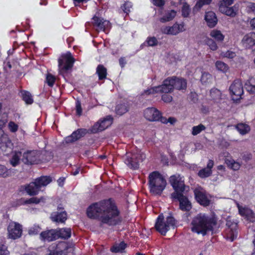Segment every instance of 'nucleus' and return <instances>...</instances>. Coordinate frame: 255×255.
I'll list each match as a JSON object with an SVG mask.
<instances>
[{
    "label": "nucleus",
    "mask_w": 255,
    "mask_h": 255,
    "mask_svg": "<svg viewBox=\"0 0 255 255\" xmlns=\"http://www.w3.org/2000/svg\"><path fill=\"white\" fill-rule=\"evenodd\" d=\"M152 3L157 6L161 7L164 5V1L163 0H151Z\"/></svg>",
    "instance_id": "obj_61"
},
{
    "label": "nucleus",
    "mask_w": 255,
    "mask_h": 255,
    "mask_svg": "<svg viewBox=\"0 0 255 255\" xmlns=\"http://www.w3.org/2000/svg\"><path fill=\"white\" fill-rule=\"evenodd\" d=\"M190 11L189 5L187 3H184L181 9L182 15L184 17H187L189 15Z\"/></svg>",
    "instance_id": "obj_47"
},
{
    "label": "nucleus",
    "mask_w": 255,
    "mask_h": 255,
    "mask_svg": "<svg viewBox=\"0 0 255 255\" xmlns=\"http://www.w3.org/2000/svg\"><path fill=\"white\" fill-rule=\"evenodd\" d=\"M58 233V239L62 238L68 239L71 236V230L70 228H62L56 230Z\"/></svg>",
    "instance_id": "obj_34"
},
{
    "label": "nucleus",
    "mask_w": 255,
    "mask_h": 255,
    "mask_svg": "<svg viewBox=\"0 0 255 255\" xmlns=\"http://www.w3.org/2000/svg\"><path fill=\"white\" fill-rule=\"evenodd\" d=\"M171 197L174 199H177L179 201L180 208L182 211H188L191 209L192 205L191 202L186 197L183 195V193H173L171 194Z\"/></svg>",
    "instance_id": "obj_14"
},
{
    "label": "nucleus",
    "mask_w": 255,
    "mask_h": 255,
    "mask_svg": "<svg viewBox=\"0 0 255 255\" xmlns=\"http://www.w3.org/2000/svg\"><path fill=\"white\" fill-rule=\"evenodd\" d=\"M176 226V221L174 218L169 216L164 218L162 214L158 216L155 224V228L157 231L162 235L166 233L171 228H174Z\"/></svg>",
    "instance_id": "obj_4"
},
{
    "label": "nucleus",
    "mask_w": 255,
    "mask_h": 255,
    "mask_svg": "<svg viewBox=\"0 0 255 255\" xmlns=\"http://www.w3.org/2000/svg\"><path fill=\"white\" fill-rule=\"evenodd\" d=\"M126 247V244L124 242H121L120 244H115L111 249V251L113 253H122Z\"/></svg>",
    "instance_id": "obj_38"
},
{
    "label": "nucleus",
    "mask_w": 255,
    "mask_h": 255,
    "mask_svg": "<svg viewBox=\"0 0 255 255\" xmlns=\"http://www.w3.org/2000/svg\"><path fill=\"white\" fill-rule=\"evenodd\" d=\"M161 30L164 34L176 35L185 30L184 24L183 23L180 24L175 23L172 26H165L162 27Z\"/></svg>",
    "instance_id": "obj_17"
},
{
    "label": "nucleus",
    "mask_w": 255,
    "mask_h": 255,
    "mask_svg": "<svg viewBox=\"0 0 255 255\" xmlns=\"http://www.w3.org/2000/svg\"><path fill=\"white\" fill-rule=\"evenodd\" d=\"M9 175V172L7 168L4 165L0 164V177L5 178Z\"/></svg>",
    "instance_id": "obj_53"
},
{
    "label": "nucleus",
    "mask_w": 255,
    "mask_h": 255,
    "mask_svg": "<svg viewBox=\"0 0 255 255\" xmlns=\"http://www.w3.org/2000/svg\"><path fill=\"white\" fill-rule=\"evenodd\" d=\"M49 253L46 255H67L68 253L73 252V248L69 247L64 242L58 244L53 243L48 248Z\"/></svg>",
    "instance_id": "obj_7"
},
{
    "label": "nucleus",
    "mask_w": 255,
    "mask_h": 255,
    "mask_svg": "<svg viewBox=\"0 0 255 255\" xmlns=\"http://www.w3.org/2000/svg\"><path fill=\"white\" fill-rule=\"evenodd\" d=\"M237 205L239 214L242 216L244 217L247 220L251 222H255V214L252 210L246 206H241L238 203H237Z\"/></svg>",
    "instance_id": "obj_19"
},
{
    "label": "nucleus",
    "mask_w": 255,
    "mask_h": 255,
    "mask_svg": "<svg viewBox=\"0 0 255 255\" xmlns=\"http://www.w3.org/2000/svg\"><path fill=\"white\" fill-rule=\"evenodd\" d=\"M22 226L15 222H10L7 226V237L15 240L19 238L22 235Z\"/></svg>",
    "instance_id": "obj_10"
},
{
    "label": "nucleus",
    "mask_w": 255,
    "mask_h": 255,
    "mask_svg": "<svg viewBox=\"0 0 255 255\" xmlns=\"http://www.w3.org/2000/svg\"><path fill=\"white\" fill-rule=\"evenodd\" d=\"M225 162L229 168L235 171L238 170L242 165V163L238 161H235L233 159H227Z\"/></svg>",
    "instance_id": "obj_36"
},
{
    "label": "nucleus",
    "mask_w": 255,
    "mask_h": 255,
    "mask_svg": "<svg viewBox=\"0 0 255 255\" xmlns=\"http://www.w3.org/2000/svg\"><path fill=\"white\" fill-rule=\"evenodd\" d=\"M216 223L213 219L200 213L195 217L191 223V230L193 232L205 235L207 231H212Z\"/></svg>",
    "instance_id": "obj_2"
},
{
    "label": "nucleus",
    "mask_w": 255,
    "mask_h": 255,
    "mask_svg": "<svg viewBox=\"0 0 255 255\" xmlns=\"http://www.w3.org/2000/svg\"><path fill=\"white\" fill-rule=\"evenodd\" d=\"M212 80V76L208 73L204 72L202 74L201 81L202 83L206 84L210 83Z\"/></svg>",
    "instance_id": "obj_50"
},
{
    "label": "nucleus",
    "mask_w": 255,
    "mask_h": 255,
    "mask_svg": "<svg viewBox=\"0 0 255 255\" xmlns=\"http://www.w3.org/2000/svg\"><path fill=\"white\" fill-rule=\"evenodd\" d=\"M173 82L174 81L172 80L171 77L167 78L163 81L161 85L153 87L145 90L142 95H154L158 93H171L174 90Z\"/></svg>",
    "instance_id": "obj_6"
},
{
    "label": "nucleus",
    "mask_w": 255,
    "mask_h": 255,
    "mask_svg": "<svg viewBox=\"0 0 255 255\" xmlns=\"http://www.w3.org/2000/svg\"><path fill=\"white\" fill-rule=\"evenodd\" d=\"M22 97L23 101L27 104H31L33 100L30 93L27 91H23L21 92Z\"/></svg>",
    "instance_id": "obj_42"
},
{
    "label": "nucleus",
    "mask_w": 255,
    "mask_h": 255,
    "mask_svg": "<svg viewBox=\"0 0 255 255\" xmlns=\"http://www.w3.org/2000/svg\"><path fill=\"white\" fill-rule=\"evenodd\" d=\"M93 23L95 26L97 27V30H102L106 32L107 30L111 27L109 21L104 20L103 18L94 16L93 18Z\"/></svg>",
    "instance_id": "obj_20"
},
{
    "label": "nucleus",
    "mask_w": 255,
    "mask_h": 255,
    "mask_svg": "<svg viewBox=\"0 0 255 255\" xmlns=\"http://www.w3.org/2000/svg\"><path fill=\"white\" fill-rule=\"evenodd\" d=\"M245 87L251 94H255V79L253 77L249 78L245 83Z\"/></svg>",
    "instance_id": "obj_32"
},
{
    "label": "nucleus",
    "mask_w": 255,
    "mask_h": 255,
    "mask_svg": "<svg viewBox=\"0 0 255 255\" xmlns=\"http://www.w3.org/2000/svg\"><path fill=\"white\" fill-rule=\"evenodd\" d=\"M128 111V108L125 104H120L116 108V112L118 115H122Z\"/></svg>",
    "instance_id": "obj_44"
},
{
    "label": "nucleus",
    "mask_w": 255,
    "mask_h": 255,
    "mask_svg": "<svg viewBox=\"0 0 255 255\" xmlns=\"http://www.w3.org/2000/svg\"><path fill=\"white\" fill-rule=\"evenodd\" d=\"M52 220L55 222H64L67 219V214L65 212H54L51 215Z\"/></svg>",
    "instance_id": "obj_30"
},
{
    "label": "nucleus",
    "mask_w": 255,
    "mask_h": 255,
    "mask_svg": "<svg viewBox=\"0 0 255 255\" xmlns=\"http://www.w3.org/2000/svg\"><path fill=\"white\" fill-rule=\"evenodd\" d=\"M170 183L174 189L173 193H182L185 190L183 177L180 175H174L170 177Z\"/></svg>",
    "instance_id": "obj_11"
},
{
    "label": "nucleus",
    "mask_w": 255,
    "mask_h": 255,
    "mask_svg": "<svg viewBox=\"0 0 255 255\" xmlns=\"http://www.w3.org/2000/svg\"><path fill=\"white\" fill-rule=\"evenodd\" d=\"M86 133V130L85 129H79L73 132L70 136L66 137L65 141L66 143L74 142L84 136Z\"/></svg>",
    "instance_id": "obj_26"
},
{
    "label": "nucleus",
    "mask_w": 255,
    "mask_h": 255,
    "mask_svg": "<svg viewBox=\"0 0 255 255\" xmlns=\"http://www.w3.org/2000/svg\"><path fill=\"white\" fill-rule=\"evenodd\" d=\"M162 100L166 103L170 102L172 100V97L167 94H164L162 96Z\"/></svg>",
    "instance_id": "obj_62"
},
{
    "label": "nucleus",
    "mask_w": 255,
    "mask_h": 255,
    "mask_svg": "<svg viewBox=\"0 0 255 255\" xmlns=\"http://www.w3.org/2000/svg\"><path fill=\"white\" fill-rule=\"evenodd\" d=\"M252 158V155L250 153H245L242 156V159L243 160H245V161L247 162Z\"/></svg>",
    "instance_id": "obj_64"
},
{
    "label": "nucleus",
    "mask_w": 255,
    "mask_h": 255,
    "mask_svg": "<svg viewBox=\"0 0 255 255\" xmlns=\"http://www.w3.org/2000/svg\"><path fill=\"white\" fill-rule=\"evenodd\" d=\"M172 80L174 81L173 82V85L174 89L177 90H184L187 87L186 81L183 78H177L176 77H172Z\"/></svg>",
    "instance_id": "obj_28"
},
{
    "label": "nucleus",
    "mask_w": 255,
    "mask_h": 255,
    "mask_svg": "<svg viewBox=\"0 0 255 255\" xmlns=\"http://www.w3.org/2000/svg\"><path fill=\"white\" fill-rule=\"evenodd\" d=\"M194 194L197 201L201 205L207 206L209 205L210 201L206 191L201 187L196 188Z\"/></svg>",
    "instance_id": "obj_13"
},
{
    "label": "nucleus",
    "mask_w": 255,
    "mask_h": 255,
    "mask_svg": "<svg viewBox=\"0 0 255 255\" xmlns=\"http://www.w3.org/2000/svg\"><path fill=\"white\" fill-rule=\"evenodd\" d=\"M204 19L208 26L210 28L215 27L218 22V19L216 14L211 11L205 13Z\"/></svg>",
    "instance_id": "obj_24"
},
{
    "label": "nucleus",
    "mask_w": 255,
    "mask_h": 255,
    "mask_svg": "<svg viewBox=\"0 0 255 255\" xmlns=\"http://www.w3.org/2000/svg\"><path fill=\"white\" fill-rule=\"evenodd\" d=\"M145 157L144 153L136 149L135 151L127 153L124 156V161L130 168L136 169L139 167V163L142 162Z\"/></svg>",
    "instance_id": "obj_5"
},
{
    "label": "nucleus",
    "mask_w": 255,
    "mask_h": 255,
    "mask_svg": "<svg viewBox=\"0 0 255 255\" xmlns=\"http://www.w3.org/2000/svg\"><path fill=\"white\" fill-rule=\"evenodd\" d=\"M230 94L234 101L241 99L244 93L243 84L240 80H235L229 88Z\"/></svg>",
    "instance_id": "obj_9"
},
{
    "label": "nucleus",
    "mask_w": 255,
    "mask_h": 255,
    "mask_svg": "<svg viewBox=\"0 0 255 255\" xmlns=\"http://www.w3.org/2000/svg\"><path fill=\"white\" fill-rule=\"evenodd\" d=\"M143 114L145 118L149 121H159L160 118V112L153 107L146 108Z\"/></svg>",
    "instance_id": "obj_18"
},
{
    "label": "nucleus",
    "mask_w": 255,
    "mask_h": 255,
    "mask_svg": "<svg viewBox=\"0 0 255 255\" xmlns=\"http://www.w3.org/2000/svg\"><path fill=\"white\" fill-rule=\"evenodd\" d=\"M113 123V118L111 116H107L103 120H99L91 128V132L97 133L103 131L109 127Z\"/></svg>",
    "instance_id": "obj_12"
},
{
    "label": "nucleus",
    "mask_w": 255,
    "mask_h": 255,
    "mask_svg": "<svg viewBox=\"0 0 255 255\" xmlns=\"http://www.w3.org/2000/svg\"><path fill=\"white\" fill-rule=\"evenodd\" d=\"M220 56L222 57L233 59L236 56V54L235 52L232 51L228 50L226 51H222L220 53Z\"/></svg>",
    "instance_id": "obj_51"
},
{
    "label": "nucleus",
    "mask_w": 255,
    "mask_h": 255,
    "mask_svg": "<svg viewBox=\"0 0 255 255\" xmlns=\"http://www.w3.org/2000/svg\"><path fill=\"white\" fill-rule=\"evenodd\" d=\"M132 3L128 1L126 2L122 6V8L123 9L124 12L128 14V12H130V8L132 7Z\"/></svg>",
    "instance_id": "obj_59"
},
{
    "label": "nucleus",
    "mask_w": 255,
    "mask_h": 255,
    "mask_svg": "<svg viewBox=\"0 0 255 255\" xmlns=\"http://www.w3.org/2000/svg\"><path fill=\"white\" fill-rule=\"evenodd\" d=\"M210 95L213 100L215 101L221 99V92L218 89L213 88L210 91Z\"/></svg>",
    "instance_id": "obj_45"
},
{
    "label": "nucleus",
    "mask_w": 255,
    "mask_h": 255,
    "mask_svg": "<svg viewBox=\"0 0 255 255\" xmlns=\"http://www.w3.org/2000/svg\"><path fill=\"white\" fill-rule=\"evenodd\" d=\"M236 128L238 131L242 134H245L248 133L250 130V127L245 124H239L236 126Z\"/></svg>",
    "instance_id": "obj_40"
},
{
    "label": "nucleus",
    "mask_w": 255,
    "mask_h": 255,
    "mask_svg": "<svg viewBox=\"0 0 255 255\" xmlns=\"http://www.w3.org/2000/svg\"><path fill=\"white\" fill-rule=\"evenodd\" d=\"M176 11L174 10L168 11L165 14L160 18V21L162 22H166L172 20L176 16Z\"/></svg>",
    "instance_id": "obj_37"
},
{
    "label": "nucleus",
    "mask_w": 255,
    "mask_h": 255,
    "mask_svg": "<svg viewBox=\"0 0 255 255\" xmlns=\"http://www.w3.org/2000/svg\"><path fill=\"white\" fill-rule=\"evenodd\" d=\"M74 60L71 53L62 55L58 59L59 73L63 75L73 66Z\"/></svg>",
    "instance_id": "obj_8"
},
{
    "label": "nucleus",
    "mask_w": 255,
    "mask_h": 255,
    "mask_svg": "<svg viewBox=\"0 0 255 255\" xmlns=\"http://www.w3.org/2000/svg\"><path fill=\"white\" fill-rule=\"evenodd\" d=\"M35 181L41 189V187H45L49 184L51 182L52 179L49 176H41L36 179Z\"/></svg>",
    "instance_id": "obj_35"
},
{
    "label": "nucleus",
    "mask_w": 255,
    "mask_h": 255,
    "mask_svg": "<svg viewBox=\"0 0 255 255\" xmlns=\"http://www.w3.org/2000/svg\"><path fill=\"white\" fill-rule=\"evenodd\" d=\"M5 139L4 142L2 141L0 143V148L2 150L7 151V149H11L12 146V144L10 140L8 138L3 137L2 139Z\"/></svg>",
    "instance_id": "obj_39"
},
{
    "label": "nucleus",
    "mask_w": 255,
    "mask_h": 255,
    "mask_svg": "<svg viewBox=\"0 0 255 255\" xmlns=\"http://www.w3.org/2000/svg\"><path fill=\"white\" fill-rule=\"evenodd\" d=\"M21 155L22 153L20 151H15L13 152L9 160L10 164L13 167H15L18 165L20 163V160Z\"/></svg>",
    "instance_id": "obj_33"
},
{
    "label": "nucleus",
    "mask_w": 255,
    "mask_h": 255,
    "mask_svg": "<svg viewBox=\"0 0 255 255\" xmlns=\"http://www.w3.org/2000/svg\"><path fill=\"white\" fill-rule=\"evenodd\" d=\"M93 23L95 26L97 27V30H102L106 32L107 30L111 27L109 21L104 20L103 18L94 16L93 18Z\"/></svg>",
    "instance_id": "obj_21"
},
{
    "label": "nucleus",
    "mask_w": 255,
    "mask_h": 255,
    "mask_svg": "<svg viewBox=\"0 0 255 255\" xmlns=\"http://www.w3.org/2000/svg\"><path fill=\"white\" fill-rule=\"evenodd\" d=\"M206 127L202 124H200L197 126H194L192 128V134L193 135H196L200 133L202 131L204 130Z\"/></svg>",
    "instance_id": "obj_46"
},
{
    "label": "nucleus",
    "mask_w": 255,
    "mask_h": 255,
    "mask_svg": "<svg viewBox=\"0 0 255 255\" xmlns=\"http://www.w3.org/2000/svg\"><path fill=\"white\" fill-rule=\"evenodd\" d=\"M87 214L90 218L98 219L109 225H116L121 221L119 212L111 199L93 204L87 209Z\"/></svg>",
    "instance_id": "obj_1"
},
{
    "label": "nucleus",
    "mask_w": 255,
    "mask_h": 255,
    "mask_svg": "<svg viewBox=\"0 0 255 255\" xmlns=\"http://www.w3.org/2000/svg\"><path fill=\"white\" fill-rule=\"evenodd\" d=\"M210 36L217 42H222L225 38V35L222 32L217 29L212 30L210 32Z\"/></svg>",
    "instance_id": "obj_31"
},
{
    "label": "nucleus",
    "mask_w": 255,
    "mask_h": 255,
    "mask_svg": "<svg viewBox=\"0 0 255 255\" xmlns=\"http://www.w3.org/2000/svg\"><path fill=\"white\" fill-rule=\"evenodd\" d=\"M46 81L48 86L52 87L55 81V78L52 74L48 73L46 75Z\"/></svg>",
    "instance_id": "obj_55"
},
{
    "label": "nucleus",
    "mask_w": 255,
    "mask_h": 255,
    "mask_svg": "<svg viewBox=\"0 0 255 255\" xmlns=\"http://www.w3.org/2000/svg\"><path fill=\"white\" fill-rule=\"evenodd\" d=\"M146 42L148 46H154L157 45L158 41L155 37H150L147 38Z\"/></svg>",
    "instance_id": "obj_57"
},
{
    "label": "nucleus",
    "mask_w": 255,
    "mask_h": 255,
    "mask_svg": "<svg viewBox=\"0 0 255 255\" xmlns=\"http://www.w3.org/2000/svg\"><path fill=\"white\" fill-rule=\"evenodd\" d=\"M40 152L37 150L27 151L23 153L22 161L26 164L37 163L39 161Z\"/></svg>",
    "instance_id": "obj_16"
},
{
    "label": "nucleus",
    "mask_w": 255,
    "mask_h": 255,
    "mask_svg": "<svg viewBox=\"0 0 255 255\" xmlns=\"http://www.w3.org/2000/svg\"><path fill=\"white\" fill-rule=\"evenodd\" d=\"M7 128L11 132L15 133L18 130L19 126L13 121H11L8 123Z\"/></svg>",
    "instance_id": "obj_48"
},
{
    "label": "nucleus",
    "mask_w": 255,
    "mask_h": 255,
    "mask_svg": "<svg viewBox=\"0 0 255 255\" xmlns=\"http://www.w3.org/2000/svg\"><path fill=\"white\" fill-rule=\"evenodd\" d=\"M214 161L212 160H209L208 162L207 167L199 171L198 175L202 178H206L210 176L212 173V168L214 166Z\"/></svg>",
    "instance_id": "obj_25"
},
{
    "label": "nucleus",
    "mask_w": 255,
    "mask_h": 255,
    "mask_svg": "<svg viewBox=\"0 0 255 255\" xmlns=\"http://www.w3.org/2000/svg\"><path fill=\"white\" fill-rule=\"evenodd\" d=\"M248 10L255 13V3H249L247 6Z\"/></svg>",
    "instance_id": "obj_63"
},
{
    "label": "nucleus",
    "mask_w": 255,
    "mask_h": 255,
    "mask_svg": "<svg viewBox=\"0 0 255 255\" xmlns=\"http://www.w3.org/2000/svg\"><path fill=\"white\" fill-rule=\"evenodd\" d=\"M148 184L150 192L154 195H160L165 189L167 182L164 176L158 171L148 175Z\"/></svg>",
    "instance_id": "obj_3"
},
{
    "label": "nucleus",
    "mask_w": 255,
    "mask_h": 255,
    "mask_svg": "<svg viewBox=\"0 0 255 255\" xmlns=\"http://www.w3.org/2000/svg\"><path fill=\"white\" fill-rule=\"evenodd\" d=\"M229 5L221 4L219 6V10L227 15L234 17L236 15L237 9L233 7H229Z\"/></svg>",
    "instance_id": "obj_29"
},
{
    "label": "nucleus",
    "mask_w": 255,
    "mask_h": 255,
    "mask_svg": "<svg viewBox=\"0 0 255 255\" xmlns=\"http://www.w3.org/2000/svg\"><path fill=\"white\" fill-rule=\"evenodd\" d=\"M41 228L38 225H34L30 227L28 230V234L33 236L37 235L41 231Z\"/></svg>",
    "instance_id": "obj_54"
},
{
    "label": "nucleus",
    "mask_w": 255,
    "mask_h": 255,
    "mask_svg": "<svg viewBox=\"0 0 255 255\" xmlns=\"http://www.w3.org/2000/svg\"><path fill=\"white\" fill-rule=\"evenodd\" d=\"M242 42L246 49L252 48L255 45V33L250 32L245 35L242 40Z\"/></svg>",
    "instance_id": "obj_23"
},
{
    "label": "nucleus",
    "mask_w": 255,
    "mask_h": 255,
    "mask_svg": "<svg viewBox=\"0 0 255 255\" xmlns=\"http://www.w3.org/2000/svg\"><path fill=\"white\" fill-rule=\"evenodd\" d=\"M76 114L78 116H81L82 113V109L81 106V103L79 101H76Z\"/></svg>",
    "instance_id": "obj_60"
},
{
    "label": "nucleus",
    "mask_w": 255,
    "mask_h": 255,
    "mask_svg": "<svg viewBox=\"0 0 255 255\" xmlns=\"http://www.w3.org/2000/svg\"><path fill=\"white\" fill-rule=\"evenodd\" d=\"M0 255H9L7 247L1 243H0Z\"/></svg>",
    "instance_id": "obj_58"
},
{
    "label": "nucleus",
    "mask_w": 255,
    "mask_h": 255,
    "mask_svg": "<svg viewBox=\"0 0 255 255\" xmlns=\"http://www.w3.org/2000/svg\"><path fill=\"white\" fill-rule=\"evenodd\" d=\"M96 73L98 75L99 80H102L106 78L107 70L102 65H99L97 68Z\"/></svg>",
    "instance_id": "obj_41"
},
{
    "label": "nucleus",
    "mask_w": 255,
    "mask_h": 255,
    "mask_svg": "<svg viewBox=\"0 0 255 255\" xmlns=\"http://www.w3.org/2000/svg\"><path fill=\"white\" fill-rule=\"evenodd\" d=\"M215 65L217 69L223 73L227 72L229 70V66L228 65L222 61H217L216 62Z\"/></svg>",
    "instance_id": "obj_43"
},
{
    "label": "nucleus",
    "mask_w": 255,
    "mask_h": 255,
    "mask_svg": "<svg viewBox=\"0 0 255 255\" xmlns=\"http://www.w3.org/2000/svg\"><path fill=\"white\" fill-rule=\"evenodd\" d=\"M206 43L211 50L213 51L217 50L218 47L216 42L213 39L208 38L206 40Z\"/></svg>",
    "instance_id": "obj_49"
},
{
    "label": "nucleus",
    "mask_w": 255,
    "mask_h": 255,
    "mask_svg": "<svg viewBox=\"0 0 255 255\" xmlns=\"http://www.w3.org/2000/svg\"><path fill=\"white\" fill-rule=\"evenodd\" d=\"M40 239L44 242H51L58 239V233L56 230H50L41 233Z\"/></svg>",
    "instance_id": "obj_22"
},
{
    "label": "nucleus",
    "mask_w": 255,
    "mask_h": 255,
    "mask_svg": "<svg viewBox=\"0 0 255 255\" xmlns=\"http://www.w3.org/2000/svg\"><path fill=\"white\" fill-rule=\"evenodd\" d=\"M44 199V198L43 197H41L40 198H37V197H32L28 200H25V204H31V203L38 204L41 202H43Z\"/></svg>",
    "instance_id": "obj_56"
},
{
    "label": "nucleus",
    "mask_w": 255,
    "mask_h": 255,
    "mask_svg": "<svg viewBox=\"0 0 255 255\" xmlns=\"http://www.w3.org/2000/svg\"><path fill=\"white\" fill-rule=\"evenodd\" d=\"M212 0H199L194 7V10L200 9L203 5L209 4Z\"/></svg>",
    "instance_id": "obj_52"
},
{
    "label": "nucleus",
    "mask_w": 255,
    "mask_h": 255,
    "mask_svg": "<svg viewBox=\"0 0 255 255\" xmlns=\"http://www.w3.org/2000/svg\"><path fill=\"white\" fill-rule=\"evenodd\" d=\"M226 225L228 227L226 230L227 239L232 242L237 238L238 236L237 223L232 221L230 219H228Z\"/></svg>",
    "instance_id": "obj_15"
},
{
    "label": "nucleus",
    "mask_w": 255,
    "mask_h": 255,
    "mask_svg": "<svg viewBox=\"0 0 255 255\" xmlns=\"http://www.w3.org/2000/svg\"><path fill=\"white\" fill-rule=\"evenodd\" d=\"M26 192L30 196H33L38 193L40 190V188L38 186L36 181L30 183L26 185L25 188Z\"/></svg>",
    "instance_id": "obj_27"
}]
</instances>
